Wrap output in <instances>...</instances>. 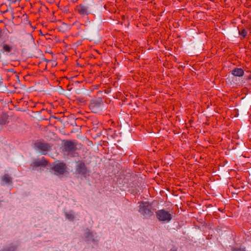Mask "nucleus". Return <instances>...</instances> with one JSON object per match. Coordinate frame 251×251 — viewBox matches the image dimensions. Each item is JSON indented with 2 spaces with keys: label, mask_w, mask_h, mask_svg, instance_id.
<instances>
[{
  "label": "nucleus",
  "mask_w": 251,
  "mask_h": 251,
  "mask_svg": "<svg viewBox=\"0 0 251 251\" xmlns=\"http://www.w3.org/2000/svg\"><path fill=\"white\" fill-rule=\"evenodd\" d=\"M138 211L146 218H150L153 215L152 205L148 201L140 202Z\"/></svg>",
  "instance_id": "1"
},
{
  "label": "nucleus",
  "mask_w": 251,
  "mask_h": 251,
  "mask_svg": "<svg viewBox=\"0 0 251 251\" xmlns=\"http://www.w3.org/2000/svg\"><path fill=\"white\" fill-rule=\"evenodd\" d=\"M77 142L71 140L63 141V151L66 152L67 155L74 157V153L77 150Z\"/></svg>",
  "instance_id": "2"
},
{
  "label": "nucleus",
  "mask_w": 251,
  "mask_h": 251,
  "mask_svg": "<svg viewBox=\"0 0 251 251\" xmlns=\"http://www.w3.org/2000/svg\"><path fill=\"white\" fill-rule=\"evenodd\" d=\"M157 219L160 222L168 223L172 219V215L165 209L158 210L155 212Z\"/></svg>",
  "instance_id": "3"
},
{
  "label": "nucleus",
  "mask_w": 251,
  "mask_h": 251,
  "mask_svg": "<svg viewBox=\"0 0 251 251\" xmlns=\"http://www.w3.org/2000/svg\"><path fill=\"white\" fill-rule=\"evenodd\" d=\"M75 174L84 177L89 175V171L85 163L82 161H78L75 166Z\"/></svg>",
  "instance_id": "4"
},
{
  "label": "nucleus",
  "mask_w": 251,
  "mask_h": 251,
  "mask_svg": "<svg viewBox=\"0 0 251 251\" xmlns=\"http://www.w3.org/2000/svg\"><path fill=\"white\" fill-rule=\"evenodd\" d=\"M34 148L41 151L44 155L47 154V152L50 151L51 146L43 140H37L34 144Z\"/></svg>",
  "instance_id": "5"
},
{
  "label": "nucleus",
  "mask_w": 251,
  "mask_h": 251,
  "mask_svg": "<svg viewBox=\"0 0 251 251\" xmlns=\"http://www.w3.org/2000/svg\"><path fill=\"white\" fill-rule=\"evenodd\" d=\"M49 164V161L44 157H42L41 159H35L30 164V166L33 170L37 169L38 167H46Z\"/></svg>",
  "instance_id": "6"
},
{
  "label": "nucleus",
  "mask_w": 251,
  "mask_h": 251,
  "mask_svg": "<svg viewBox=\"0 0 251 251\" xmlns=\"http://www.w3.org/2000/svg\"><path fill=\"white\" fill-rule=\"evenodd\" d=\"M67 169L66 164L64 162H59L54 164L51 167V170L55 172L56 175H62L65 174Z\"/></svg>",
  "instance_id": "7"
},
{
  "label": "nucleus",
  "mask_w": 251,
  "mask_h": 251,
  "mask_svg": "<svg viewBox=\"0 0 251 251\" xmlns=\"http://www.w3.org/2000/svg\"><path fill=\"white\" fill-rule=\"evenodd\" d=\"M103 104V100L101 98L92 100L89 104V108L92 112L94 113H97L101 106Z\"/></svg>",
  "instance_id": "8"
},
{
  "label": "nucleus",
  "mask_w": 251,
  "mask_h": 251,
  "mask_svg": "<svg viewBox=\"0 0 251 251\" xmlns=\"http://www.w3.org/2000/svg\"><path fill=\"white\" fill-rule=\"evenodd\" d=\"M75 11L79 14L81 17L88 16L90 12L87 6L80 4L77 5L75 8Z\"/></svg>",
  "instance_id": "9"
},
{
  "label": "nucleus",
  "mask_w": 251,
  "mask_h": 251,
  "mask_svg": "<svg viewBox=\"0 0 251 251\" xmlns=\"http://www.w3.org/2000/svg\"><path fill=\"white\" fill-rule=\"evenodd\" d=\"M84 237L85 239V241L86 242L91 241L93 242H95V240L94 238V235L92 231H90V229L87 228L85 230V232L84 233Z\"/></svg>",
  "instance_id": "10"
},
{
  "label": "nucleus",
  "mask_w": 251,
  "mask_h": 251,
  "mask_svg": "<svg viewBox=\"0 0 251 251\" xmlns=\"http://www.w3.org/2000/svg\"><path fill=\"white\" fill-rule=\"evenodd\" d=\"M244 72L242 69L236 68L231 71V74L236 76H242Z\"/></svg>",
  "instance_id": "11"
},
{
  "label": "nucleus",
  "mask_w": 251,
  "mask_h": 251,
  "mask_svg": "<svg viewBox=\"0 0 251 251\" xmlns=\"http://www.w3.org/2000/svg\"><path fill=\"white\" fill-rule=\"evenodd\" d=\"M1 180L7 184H10L12 182V178L8 174H4L1 177Z\"/></svg>",
  "instance_id": "12"
},
{
  "label": "nucleus",
  "mask_w": 251,
  "mask_h": 251,
  "mask_svg": "<svg viewBox=\"0 0 251 251\" xmlns=\"http://www.w3.org/2000/svg\"><path fill=\"white\" fill-rule=\"evenodd\" d=\"M17 246L15 245L11 244L8 247L4 248L0 251H16Z\"/></svg>",
  "instance_id": "13"
},
{
  "label": "nucleus",
  "mask_w": 251,
  "mask_h": 251,
  "mask_svg": "<svg viewBox=\"0 0 251 251\" xmlns=\"http://www.w3.org/2000/svg\"><path fill=\"white\" fill-rule=\"evenodd\" d=\"M239 34L241 36V39H243L245 38L248 34V31L245 29L243 28L242 29H240L239 27H238Z\"/></svg>",
  "instance_id": "14"
},
{
  "label": "nucleus",
  "mask_w": 251,
  "mask_h": 251,
  "mask_svg": "<svg viewBox=\"0 0 251 251\" xmlns=\"http://www.w3.org/2000/svg\"><path fill=\"white\" fill-rule=\"evenodd\" d=\"M65 216L67 219L70 221H73L75 219V216L73 211L65 213Z\"/></svg>",
  "instance_id": "15"
},
{
  "label": "nucleus",
  "mask_w": 251,
  "mask_h": 251,
  "mask_svg": "<svg viewBox=\"0 0 251 251\" xmlns=\"http://www.w3.org/2000/svg\"><path fill=\"white\" fill-rule=\"evenodd\" d=\"M3 49L5 51L10 52L12 50V48L8 45L4 44L3 45Z\"/></svg>",
  "instance_id": "16"
},
{
  "label": "nucleus",
  "mask_w": 251,
  "mask_h": 251,
  "mask_svg": "<svg viewBox=\"0 0 251 251\" xmlns=\"http://www.w3.org/2000/svg\"><path fill=\"white\" fill-rule=\"evenodd\" d=\"M73 25L75 28L77 29L81 28L82 26H84V25L81 24L80 23L77 22L74 23Z\"/></svg>",
  "instance_id": "17"
},
{
  "label": "nucleus",
  "mask_w": 251,
  "mask_h": 251,
  "mask_svg": "<svg viewBox=\"0 0 251 251\" xmlns=\"http://www.w3.org/2000/svg\"><path fill=\"white\" fill-rule=\"evenodd\" d=\"M4 117H6L5 115H2L0 117V125H3L6 124V119Z\"/></svg>",
  "instance_id": "18"
},
{
  "label": "nucleus",
  "mask_w": 251,
  "mask_h": 251,
  "mask_svg": "<svg viewBox=\"0 0 251 251\" xmlns=\"http://www.w3.org/2000/svg\"><path fill=\"white\" fill-rule=\"evenodd\" d=\"M232 251H245L241 248H232L231 249Z\"/></svg>",
  "instance_id": "19"
},
{
  "label": "nucleus",
  "mask_w": 251,
  "mask_h": 251,
  "mask_svg": "<svg viewBox=\"0 0 251 251\" xmlns=\"http://www.w3.org/2000/svg\"><path fill=\"white\" fill-rule=\"evenodd\" d=\"M170 251H177V250L176 248H173L171 249Z\"/></svg>",
  "instance_id": "20"
}]
</instances>
